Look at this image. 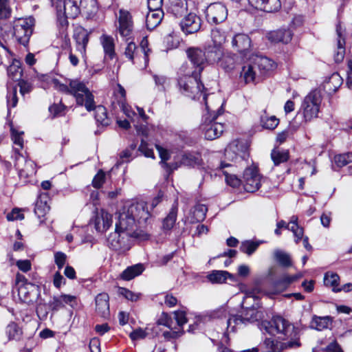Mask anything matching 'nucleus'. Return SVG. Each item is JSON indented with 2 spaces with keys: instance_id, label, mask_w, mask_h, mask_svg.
Masks as SVG:
<instances>
[{
  "instance_id": "nucleus-1",
  "label": "nucleus",
  "mask_w": 352,
  "mask_h": 352,
  "mask_svg": "<svg viewBox=\"0 0 352 352\" xmlns=\"http://www.w3.org/2000/svg\"><path fill=\"white\" fill-rule=\"evenodd\" d=\"M260 329L271 335L280 334L287 340L285 342H274L267 339L265 344L270 346L267 352H281L287 349H297L301 345L299 329L281 316H274L270 321H263Z\"/></svg>"
},
{
  "instance_id": "nucleus-2",
  "label": "nucleus",
  "mask_w": 352,
  "mask_h": 352,
  "mask_svg": "<svg viewBox=\"0 0 352 352\" xmlns=\"http://www.w3.org/2000/svg\"><path fill=\"white\" fill-rule=\"evenodd\" d=\"M201 74H195L188 63H184L178 71V85L182 93L191 99H199L203 96L206 107L210 111L207 102V96L203 94L204 85L200 80Z\"/></svg>"
},
{
  "instance_id": "nucleus-3",
  "label": "nucleus",
  "mask_w": 352,
  "mask_h": 352,
  "mask_svg": "<svg viewBox=\"0 0 352 352\" xmlns=\"http://www.w3.org/2000/svg\"><path fill=\"white\" fill-rule=\"evenodd\" d=\"M54 86L60 92L72 95L78 105L84 106L91 111L94 106V95L83 82L77 79L70 80L69 85L61 83L58 80H53Z\"/></svg>"
},
{
  "instance_id": "nucleus-4",
  "label": "nucleus",
  "mask_w": 352,
  "mask_h": 352,
  "mask_svg": "<svg viewBox=\"0 0 352 352\" xmlns=\"http://www.w3.org/2000/svg\"><path fill=\"white\" fill-rule=\"evenodd\" d=\"M274 62L264 56H255L245 63L241 71L240 78L245 84L257 83L274 67Z\"/></svg>"
},
{
  "instance_id": "nucleus-5",
  "label": "nucleus",
  "mask_w": 352,
  "mask_h": 352,
  "mask_svg": "<svg viewBox=\"0 0 352 352\" xmlns=\"http://www.w3.org/2000/svg\"><path fill=\"white\" fill-rule=\"evenodd\" d=\"M322 102V96L318 90L311 91L304 99L300 111L298 113L304 118L305 122L318 117Z\"/></svg>"
},
{
  "instance_id": "nucleus-6",
  "label": "nucleus",
  "mask_w": 352,
  "mask_h": 352,
  "mask_svg": "<svg viewBox=\"0 0 352 352\" xmlns=\"http://www.w3.org/2000/svg\"><path fill=\"white\" fill-rule=\"evenodd\" d=\"M131 237L147 239L146 234H141L139 232H124L115 230L107 238L108 245L110 248L116 251H124L129 248V239Z\"/></svg>"
},
{
  "instance_id": "nucleus-7",
  "label": "nucleus",
  "mask_w": 352,
  "mask_h": 352,
  "mask_svg": "<svg viewBox=\"0 0 352 352\" xmlns=\"http://www.w3.org/2000/svg\"><path fill=\"white\" fill-rule=\"evenodd\" d=\"M34 19L21 18L15 20L13 24L14 35L21 44L26 45L33 32Z\"/></svg>"
},
{
  "instance_id": "nucleus-8",
  "label": "nucleus",
  "mask_w": 352,
  "mask_h": 352,
  "mask_svg": "<svg viewBox=\"0 0 352 352\" xmlns=\"http://www.w3.org/2000/svg\"><path fill=\"white\" fill-rule=\"evenodd\" d=\"M36 288V285L28 281L24 275L16 273L13 291L18 293L19 298L21 301L25 303H30L33 301L32 292Z\"/></svg>"
},
{
  "instance_id": "nucleus-9",
  "label": "nucleus",
  "mask_w": 352,
  "mask_h": 352,
  "mask_svg": "<svg viewBox=\"0 0 352 352\" xmlns=\"http://www.w3.org/2000/svg\"><path fill=\"white\" fill-rule=\"evenodd\" d=\"M123 208L131 217H133L135 223L136 222L140 224L145 223L151 217L146 203L144 201L131 203L125 205Z\"/></svg>"
},
{
  "instance_id": "nucleus-10",
  "label": "nucleus",
  "mask_w": 352,
  "mask_h": 352,
  "mask_svg": "<svg viewBox=\"0 0 352 352\" xmlns=\"http://www.w3.org/2000/svg\"><path fill=\"white\" fill-rule=\"evenodd\" d=\"M263 318V314L254 308L248 309L244 316H232L228 320V329L234 331L236 326L253 322Z\"/></svg>"
},
{
  "instance_id": "nucleus-11",
  "label": "nucleus",
  "mask_w": 352,
  "mask_h": 352,
  "mask_svg": "<svg viewBox=\"0 0 352 352\" xmlns=\"http://www.w3.org/2000/svg\"><path fill=\"white\" fill-rule=\"evenodd\" d=\"M186 54L190 60V67L195 74H201L207 62L206 54L203 50L197 47H190L186 50Z\"/></svg>"
},
{
  "instance_id": "nucleus-12",
  "label": "nucleus",
  "mask_w": 352,
  "mask_h": 352,
  "mask_svg": "<svg viewBox=\"0 0 352 352\" xmlns=\"http://www.w3.org/2000/svg\"><path fill=\"white\" fill-rule=\"evenodd\" d=\"M223 113L222 110L219 109L217 112L213 116H210L211 118L208 122H205L203 125V130L205 133V138L207 140H212L219 138L224 130V126L221 122H216L219 115Z\"/></svg>"
},
{
  "instance_id": "nucleus-13",
  "label": "nucleus",
  "mask_w": 352,
  "mask_h": 352,
  "mask_svg": "<svg viewBox=\"0 0 352 352\" xmlns=\"http://www.w3.org/2000/svg\"><path fill=\"white\" fill-rule=\"evenodd\" d=\"M244 189L249 192H254L261 186V176L256 167H248L243 173Z\"/></svg>"
},
{
  "instance_id": "nucleus-14",
  "label": "nucleus",
  "mask_w": 352,
  "mask_h": 352,
  "mask_svg": "<svg viewBox=\"0 0 352 352\" xmlns=\"http://www.w3.org/2000/svg\"><path fill=\"white\" fill-rule=\"evenodd\" d=\"M248 146L246 142L239 140L232 142L225 150V155L229 160L233 161L238 157L245 159L248 155Z\"/></svg>"
},
{
  "instance_id": "nucleus-15",
  "label": "nucleus",
  "mask_w": 352,
  "mask_h": 352,
  "mask_svg": "<svg viewBox=\"0 0 352 352\" xmlns=\"http://www.w3.org/2000/svg\"><path fill=\"white\" fill-rule=\"evenodd\" d=\"M232 47L241 56L246 57L252 52V41L247 34H237L232 38Z\"/></svg>"
},
{
  "instance_id": "nucleus-16",
  "label": "nucleus",
  "mask_w": 352,
  "mask_h": 352,
  "mask_svg": "<svg viewBox=\"0 0 352 352\" xmlns=\"http://www.w3.org/2000/svg\"><path fill=\"white\" fill-rule=\"evenodd\" d=\"M227 8L221 3H212L206 9V18L209 22L221 23L227 18Z\"/></svg>"
},
{
  "instance_id": "nucleus-17",
  "label": "nucleus",
  "mask_w": 352,
  "mask_h": 352,
  "mask_svg": "<svg viewBox=\"0 0 352 352\" xmlns=\"http://www.w3.org/2000/svg\"><path fill=\"white\" fill-rule=\"evenodd\" d=\"M118 218V221L116 223V229L117 230L124 232H138L134 230L136 227V223L134 221L133 217H131L124 208L119 212Z\"/></svg>"
},
{
  "instance_id": "nucleus-18",
  "label": "nucleus",
  "mask_w": 352,
  "mask_h": 352,
  "mask_svg": "<svg viewBox=\"0 0 352 352\" xmlns=\"http://www.w3.org/2000/svg\"><path fill=\"white\" fill-rule=\"evenodd\" d=\"M118 32L122 37L129 36L133 31L132 16L129 12L121 9L119 11Z\"/></svg>"
},
{
  "instance_id": "nucleus-19",
  "label": "nucleus",
  "mask_w": 352,
  "mask_h": 352,
  "mask_svg": "<svg viewBox=\"0 0 352 352\" xmlns=\"http://www.w3.org/2000/svg\"><path fill=\"white\" fill-rule=\"evenodd\" d=\"M201 21L199 16L193 13L188 14L180 23L182 31L188 34H193L201 28Z\"/></svg>"
},
{
  "instance_id": "nucleus-20",
  "label": "nucleus",
  "mask_w": 352,
  "mask_h": 352,
  "mask_svg": "<svg viewBox=\"0 0 352 352\" xmlns=\"http://www.w3.org/2000/svg\"><path fill=\"white\" fill-rule=\"evenodd\" d=\"M109 300V295L104 292L98 294L95 298L96 311L104 318H107L110 315Z\"/></svg>"
},
{
  "instance_id": "nucleus-21",
  "label": "nucleus",
  "mask_w": 352,
  "mask_h": 352,
  "mask_svg": "<svg viewBox=\"0 0 352 352\" xmlns=\"http://www.w3.org/2000/svg\"><path fill=\"white\" fill-rule=\"evenodd\" d=\"M58 4L61 6V12L57 11L58 15L63 14L66 18L75 19L80 12V8L75 1L62 0Z\"/></svg>"
},
{
  "instance_id": "nucleus-22",
  "label": "nucleus",
  "mask_w": 352,
  "mask_h": 352,
  "mask_svg": "<svg viewBox=\"0 0 352 352\" xmlns=\"http://www.w3.org/2000/svg\"><path fill=\"white\" fill-rule=\"evenodd\" d=\"M112 216L104 210H100L95 218V228L98 232H105L112 224Z\"/></svg>"
},
{
  "instance_id": "nucleus-23",
  "label": "nucleus",
  "mask_w": 352,
  "mask_h": 352,
  "mask_svg": "<svg viewBox=\"0 0 352 352\" xmlns=\"http://www.w3.org/2000/svg\"><path fill=\"white\" fill-rule=\"evenodd\" d=\"M124 56L133 64L144 67L143 56L135 43L130 42L128 43L124 50Z\"/></svg>"
},
{
  "instance_id": "nucleus-24",
  "label": "nucleus",
  "mask_w": 352,
  "mask_h": 352,
  "mask_svg": "<svg viewBox=\"0 0 352 352\" xmlns=\"http://www.w3.org/2000/svg\"><path fill=\"white\" fill-rule=\"evenodd\" d=\"M293 33L289 30L280 29L269 32L267 37L272 43H283L285 44L291 41Z\"/></svg>"
},
{
  "instance_id": "nucleus-25",
  "label": "nucleus",
  "mask_w": 352,
  "mask_h": 352,
  "mask_svg": "<svg viewBox=\"0 0 352 352\" xmlns=\"http://www.w3.org/2000/svg\"><path fill=\"white\" fill-rule=\"evenodd\" d=\"M164 16V12L162 9L149 10L146 15V25L147 29L152 30L157 27Z\"/></svg>"
},
{
  "instance_id": "nucleus-26",
  "label": "nucleus",
  "mask_w": 352,
  "mask_h": 352,
  "mask_svg": "<svg viewBox=\"0 0 352 352\" xmlns=\"http://www.w3.org/2000/svg\"><path fill=\"white\" fill-rule=\"evenodd\" d=\"M74 38L76 42L77 50L83 54L85 52L86 46L89 41V34L82 28H78L75 30Z\"/></svg>"
},
{
  "instance_id": "nucleus-27",
  "label": "nucleus",
  "mask_w": 352,
  "mask_h": 352,
  "mask_svg": "<svg viewBox=\"0 0 352 352\" xmlns=\"http://www.w3.org/2000/svg\"><path fill=\"white\" fill-rule=\"evenodd\" d=\"M336 33L338 35V41L337 50L334 54V60L336 63H340L343 60L345 54V39L342 36L340 25H337Z\"/></svg>"
},
{
  "instance_id": "nucleus-28",
  "label": "nucleus",
  "mask_w": 352,
  "mask_h": 352,
  "mask_svg": "<svg viewBox=\"0 0 352 352\" xmlns=\"http://www.w3.org/2000/svg\"><path fill=\"white\" fill-rule=\"evenodd\" d=\"M204 53L206 54L207 62L219 63L224 52L222 46L212 44L206 47Z\"/></svg>"
},
{
  "instance_id": "nucleus-29",
  "label": "nucleus",
  "mask_w": 352,
  "mask_h": 352,
  "mask_svg": "<svg viewBox=\"0 0 352 352\" xmlns=\"http://www.w3.org/2000/svg\"><path fill=\"white\" fill-rule=\"evenodd\" d=\"M301 277V274H297L292 276L285 274L280 280L276 281L274 283L275 293H280L285 290L291 283H294Z\"/></svg>"
},
{
  "instance_id": "nucleus-30",
  "label": "nucleus",
  "mask_w": 352,
  "mask_h": 352,
  "mask_svg": "<svg viewBox=\"0 0 352 352\" xmlns=\"http://www.w3.org/2000/svg\"><path fill=\"white\" fill-rule=\"evenodd\" d=\"M207 277L212 283H223L227 279L235 281L234 276L227 271L213 270Z\"/></svg>"
},
{
  "instance_id": "nucleus-31",
  "label": "nucleus",
  "mask_w": 352,
  "mask_h": 352,
  "mask_svg": "<svg viewBox=\"0 0 352 352\" xmlns=\"http://www.w3.org/2000/svg\"><path fill=\"white\" fill-rule=\"evenodd\" d=\"M144 269L143 264H135L125 269L120 276L124 280H131L135 277L140 275L144 272Z\"/></svg>"
},
{
  "instance_id": "nucleus-32",
  "label": "nucleus",
  "mask_w": 352,
  "mask_h": 352,
  "mask_svg": "<svg viewBox=\"0 0 352 352\" xmlns=\"http://www.w3.org/2000/svg\"><path fill=\"white\" fill-rule=\"evenodd\" d=\"M19 160V159L17 160V162L15 164V166L16 169L19 170V177L28 178L36 173V170L34 168V164L32 161L25 160L23 158H22L21 160L25 161V165L23 168L21 167L20 166Z\"/></svg>"
},
{
  "instance_id": "nucleus-33",
  "label": "nucleus",
  "mask_w": 352,
  "mask_h": 352,
  "mask_svg": "<svg viewBox=\"0 0 352 352\" xmlns=\"http://www.w3.org/2000/svg\"><path fill=\"white\" fill-rule=\"evenodd\" d=\"M271 158L275 166H278L285 163L289 159V153L288 150L275 148L272 151Z\"/></svg>"
},
{
  "instance_id": "nucleus-34",
  "label": "nucleus",
  "mask_w": 352,
  "mask_h": 352,
  "mask_svg": "<svg viewBox=\"0 0 352 352\" xmlns=\"http://www.w3.org/2000/svg\"><path fill=\"white\" fill-rule=\"evenodd\" d=\"M218 64L226 71H230L235 67L236 55L230 52H224Z\"/></svg>"
},
{
  "instance_id": "nucleus-35",
  "label": "nucleus",
  "mask_w": 352,
  "mask_h": 352,
  "mask_svg": "<svg viewBox=\"0 0 352 352\" xmlns=\"http://www.w3.org/2000/svg\"><path fill=\"white\" fill-rule=\"evenodd\" d=\"M92 110H95V118L98 123L102 126H107L109 124V119L107 117V109L104 107L102 105L96 106L94 101L93 109Z\"/></svg>"
},
{
  "instance_id": "nucleus-36",
  "label": "nucleus",
  "mask_w": 352,
  "mask_h": 352,
  "mask_svg": "<svg viewBox=\"0 0 352 352\" xmlns=\"http://www.w3.org/2000/svg\"><path fill=\"white\" fill-rule=\"evenodd\" d=\"M342 84V79L338 73H333L324 84V89L329 93L335 92Z\"/></svg>"
},
{
  "instance_id": "nucleus-37",
  "label": "nucleus",
  "mask_w": 352,
  "mask_h": 352,
  "mask_svg": "<svg viewBox=\"0 0 352 352\" xmlns=\"http://www.w3.org/2000/svg\"><path fill=\"white\" fill-rule=\"evenodd\" d=\"M331 322L332 319L330 316L320 317L314 316L311 322V327L318 331H321L328 328Z\"/></svg>"
},
{
  "instance_id": "nucleus-38",
  "label": "nucleus",
  "mask_w": 352,
  "mask_h": 352,
  "mask_svg": "<svg viewBox=\"0 0 352 352\" xmlns=\"http://www.w3.org/2000/svg\"><path fill=\"white\" fill-rule=\"evenodd\" d=\"M100 41L105 54L112 59L116 55L113 38L109 36L102 35Z\"/></svg>"
},
{
  "instance_id": "nucleus-39",
  "label": "nucleus",
  "mask_w": 352,
  "mask_h": 352,
  "mask_svg": "<svg viewBox=\"0 0 352 352\" xmlns=\"http://www.w3.org/2000/svg\"><path fill=\"white\" fill-rule=\"evenodd\" d=\"M47 197L41 195L36 202L34 212L38 218L45 217L50 210V206L47 204Z\"/></svg>"
},
{
  "instance_id": "nucleus-40",
  "label": "nucleus",
  "mask_w": 352,
  "mask_h": 352,
  "mask_svg": "<svg viewBox=\"0 0 352 352\" xmlns=\"http://www.w3.org/2000/svg\"><path fill=\"white\" fill-rule=\"evenodd\" d=\"M339 280L340 277L337 274L329 272L324 275V283L326 286L332 287L333 292H337L341 291V288L338 287Z\"/></svg>"
},
{
  "instance_id": "nucleus-41",
  "label": "nucleus",
  "mask_w": 352,
  "mask_h": 352,
  "mask_svg": "<svg viewBox=\"0 0 352 352\" xmlns=\"http://www.w3.org/2000/svg\"><path fill=\"white\" fill-rule=\"evenodd\" d=\"M177 206H173L169 213L163 221L162 228L164 230H170L173 228L177 219Z\"/></svg>"
},
{
  "instance_id": "nucleus-42",
  "label": "nucleus",
  "mask_w": 352,
  "mask_h": 352,
  "mask_svg": "<svg viewBox=\"0 0 352 352\" xmlns=\"http://www.w3.org/2000/svg\"><path fill=\"white\" fill-rule=\"evenodd\" d=\"M208 208L204 204H198L194 207L192 212V222H199L203 221L205 217Z\"/></svg>"
},
{
  "instance_id": "nucleus-43",
  "label": "nucleus",
  "mask_w": 352,
  "mask_h": 352,
  "mask_svg": "<svg viewBox=\"0 0 352 352\" xmlns=\"http://www.w3.org/2000/svg\"><path fill=\"white\" fill-rule=\"evenodd\" d=\"M6 335L8 336V340H19L21 336V334H22V331H21V329L19 327V326L17 325V324L15 322H10L6 327Z\"/></svg>"
},
{
  "instance_id": "nucleus-44",
  "label": "nucleus",
  "mask_w": 352,
  "mask_h": 352,
  "mask_svg": "<svg viewBox=\"0 0 352 352\" xmlns=\"http://www.w3.org/2000/svg\"><path fill=\"white\" fill-rule=\"evenodd\" d=\"M170 9L177 17L182 16L187 11V4L184 0H175L173 1Z\"/></svg>"
},
{
  "instance_id": "nucleus-45",
  "label": "nucleus",
  "mask_w": 352,
  "mask_h": 352,
  "mask_svg": "<svg viewBox=\"0 0 352 352\" xmlns=\"http://www.w3.org/2000/svg\"><path fill=\"white\" fill-rule=\"evenodd\" d=\"M211 38L214 45L222 46L226 42V35L224 31L216 28L212 30Z\"/></svg>"
},
{
  "instance_id": "nucleus-46",
  "label": "nucleus",
  "mask_w": 352,
  "mask_h": 352,
  "mask_svg": "<svg viewBox=\"0 0 352 352\" xmlns=\"http://www.w3.org/2000/svg\"><path fill=\"white\" fill-rule=\"evenodd\" d=\"M140 52L143 56V65L144 67H146L148 63V56L151 52V49L148 48V41L147 37H144L140 44Z\"/></svg>"
},
{
  "instance_id": "nucleus-47",
  "label": "nucleus",
  "mask_w": 352,
  "mask_h": 352,
  "mask_svg": "<svg viewBox=\"0 0 352 352\" xmlns=\"http://www.w3.org/2000/svg\"><path fill=\"white\" fill-rule=\"evenodd\" d=\"M334 162L339 167H342L352 162V152L336 155L334 157Z\"/></svg>"
},
{
  "instance_id": "nucleus-48",
  "label": "nucleus",
  "mask_w": 352,
  "mask_h": 352,
  "mask_svg": "<svg viewBox=\"0 0 352 352\" xmlns=\"http://www.w3.org/2000/svg\"><path fill=\"white\" fill-rule=\"evenodd\" d=\"M279 120L272 116L268 117L267 116H262L261 118V124L262 126L267 129H274L278 124Z\"/></svg>"
},
{
  "instance_id": "nucleus-49",
  "label": "nucleus",
  "mask_w": 352,
  "mask_h": 352,
  "mask_svg": "<svg viewBox=\"0 0 352 352\" xmlns=\"http://www.w3.org/2000/svg\"><path fill=\"white\" fill-rule=\"evenodd\" d=\"M274 256L278 263L283 267H289L292 265L290 256L280 250H276L274 252Z\"/></svg>"
},
{
  "instance_id": "nucleus-50",
  "label": "nucleus",
  "mask_w": 352,
  "mask_h": 352,
  "mask_svg": "<svg viewBox=\"0 0 352 352\" xmlns=\"http://www.w3.org/2000/svg\"><path fill=\"white\" fill-rule=\"evenodd\" d=\"M259 243L251 241H245L242 242L240 246V250L248 255H251L258 248Z\"/></svg>"
},
{
  "instance_id": "nucleus-51",
  "label": "nucleus",
  "mask_w": 352,
  "mask_h": 352,
  "mask_svg": "<svg viewBox=\"0 0 352 352\" xmlns=\"http://www.w3.org/2000/svg\"><path fill=\"white\" fill-rule=\"evenodd\" d=\"M281 7L280 0H265L264 6L261 10L267 12L278 11Z\"/></svg>"
},
{
  "instance_id": "nucleus-52",
  "label": "nucleus",
  "mask_w": 352,
  "mask_h": 352,
  "mask_svg": "<svg viewBox=\"0 0 352 352\" xmlns=\"http://www.w3.org/2000/svg\"><path fill=\"white\" fill-rule=\"evenodd\" d=\"M199 163V157L192 153L185 154L182 159V164L185 166H194Z\"/></svg>"
},
{
  "instance_id": "nucleus-53",
  "label": "nucleus",
  "mask_w": 352,
  "mask_h": 352,
  "mask_svg": "<svg viewBox=\"0 0 352 352\" xmlns=\"http://www.w3.org/2000/svg\"><path fill=\"white\" fill-rule=\"evenodd\" d=\"M8 74L13 79H17L21 76V70L19 67V62L14 61L7 69Z\"/></svg>"
},
{
  "instance_id": "nucleus-54",
  "label": "nucleus",
  "mask_w": 352,
  "mask_h": 352,
  "mask_svg": "<svg viewBox=\"0 0 352 352\" xmlns=\"http://www.w3.org/2000/svg\"><path fill=\"white\" fill-rule=\"evenodd\" d=\"M66 107L59 102L58 104H54L49 107V111L53 117L61 116L64 115V111Z\"/></svg>"
},
{
  "instance_id": "nucleus-55",
  "label": "nucleus",
  "mask_w": 352,
  "mask_h": 352,
  "mask_svg": "<svg viewBox=\"0 0 352 352\" xmlns=\"http://www.w3.org/2000/svg\"><path fill=\"white\" fill-rule=\"evenodd\" d=\"M16 88L14 87L11 90L8 92L7 94V102L8 107H15L18 102V98L16 96Z\"/></svg>"
},
{
  "instance_id": "nucleus-56",
  "label": "nucleus",
  "mask_w": 352,
  "mask_h": 352,
  "mask_svg": "<svg viewBox=\"0 0 352 352\" xmlns=\"http://www.w3.org/2000/svg\"><path fill=\"white\" fill-rule=\"evenodd\" d=\"M11 9L6 0H0V19H6L10 16Z\"/></svg>"
},
{
  "instance_id": "nucleus-57",
  "label": "nucleus",
  "mask_w": 352,
  "mask_h": 352,
  "mask_svg": "<svg viewBox=\"0 0 352 352\" xmlns=\"http://www.w3.org/2000/svg\"><path fill=\"white\" fill-rule=\"evenodd\" d=\"M49 305L54 311H56L65 307L60 296H54L52 300L50 301Z\"/></svg>"
},
{
  "instance_id": "nucleus-58",
  "label": "nucleus",
  "mask_w": 352,
  "mask_h": 352,
  "mask_svg": "<svg viewBox=\"0 0 352 352\" xmlns=\"http://www.w3.org/2000/svg\"><path fill=\"white\" fill-rule=\"evenodd\" d=\"M6 218L8 221L22 220L24 219V214L21 213V209L15 208L7 214Z\"/></svg>"
},
{
  "instance_id": "nucleus-59",
  "label": "nucleus",
  "mask_w": 352,
  "mask_h": 352,
  "mask_svg": "<svg viewBox=\"0 0 352 352\" xmlns=\"http://www.w3.org/2000/svg\"><path fill=\"white\" fill-rule=\"evenodd\" d=\"M104 179L105 173L102 170H100L93 179V186L96 188H100L104 182Z\"/></svg>"
},
{
  "instance_id": "nucleus-60",
  "label": "nucleus",
  "mask_w": 352,
  "mask_h": 352,
  "mask_svg": "<svg viewBox=\"0 0 352 352\" xmlns=\"http://www.w3.org/2000/svg\"><path fill=\"white\" fill-rule=\"evenodd\" d=\"M223 174L226 177V182L228 185L236 187L240 184L241 180L235 175L229 174L227 171H223Z\"/></svg>"
},
{
  "instance_id": "nucleus-61",
  "label": "nucleus",
  "mask_w": 352,
  "mask_h": 352,
  "mask_svg": "<svg viewBox=\"0 0 352 352\" xmlns=\"http://www.w3.org/2000/svg\"><path fill=\"white\" fill-rule=\"evenodd\" d=\"M23 133H19L16 129H11V135H12V139L14 142V143L16 145H18L20 148H23V140L21 137V135Z\"/></svg>"
},
{
  "instance_id": "nucleus-62",
  "label": "nucleus",
  "mask_w": 352,
  "mask_h": 352,
  "mask_svg": "<svg viewBox=\"0 0 352 352\" xmlns=\"http://www.w3.org/2000/svg\"><path fill=\"white\" fill-rule=\"evenodd\" d=\"M138 150L146 157L154 158V153L152 148L148 146V144L142 141Z\"/></svg>"
},
{
  "instance_id": "nucleus-63",
  "label": "nucleus",
  "mask_w": 352,
  "mask_h": 352,
  "mask_svg": "<svg viewBox=\"0 0 352 352\" xmlns=\"http://www.w3.org/2000/svg\"><path fill=\"white\" fill-rule=\"evenodd\" d=\"M67 256L65 253L57 252L54 254L55 263L59 270L62 269L65 263Z\"/></svg>"
},
{
  "instance_id": "nucleus-64",
  "label": "nucleus",
  "mask_w": 352,
  "mask_h": 352,
  "mask_svg": "<svg viewBox=\"0 0 352 352\" xmlns=\"http://www.w3.org/2000/svg\"><path fill=\"white\" fill-rule=\"evenodd\" d=\"M175 318L177 321L178 326L182 327L184 324L187 322V318L186 314L183 311H176L174 312Z\"/></svg>"
}]
</instances>
